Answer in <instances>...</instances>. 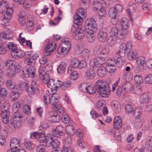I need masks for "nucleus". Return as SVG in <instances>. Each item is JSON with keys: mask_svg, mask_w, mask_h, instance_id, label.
I'll list each match as a JSON object with an SVG mask.
<instances>
[{"mask_svg": "<svg viewBox=\"0 0 152 152\" xmlns=\"http://www.w3.org/2000/svg\"><path fill=\"white\" fill-rule=\"evenodd\" d=\"M97 91L103 97H107L110 94V88L108 84L106 81L98 80L96 82Z\"/></svg>", "mask_w": 152, "mask_h": 152, "instance_id": "nucleus-1", "label": "nucleus"}, {"mask_svg": "<svg viewBox=\"0 0 152 152\" xmlns=\"http://www.w3.org/2000/svg\"><path fill=\"white\" fill-rule=\"evenodd\" d=\"M13 13V10L12 7H9L6 11L1 12V24L3 26L6 27L10 25Z\"/></svg>", "mask_w": 152, "mask_h": 152, "instance_id": "nucleus-2", "label": "nucleus"}, {"mask_svg": "<svg viewBox=\"0 0 152 152\" xmlns=\"http://www.w3.org/2000/svg\"><path fill=\"white\" fill-rule=\"evenodd\" d=\"M71 31L72 33L73 38L77 40L83 38L86 33V28L82 26H73Z\"/></svg>", "mask_w": 152, "mask_h": 152, "instance_id": "nucleus-3", "label": "nucleus"}, {"mask_svg": "<svg viewBox=\"0 0 152 152\" xmlns=\"http://www.w3.org/2000/svg\"><path fill=\"white\" fill-rule=\"evenodd\" d=\"M132 47V43L131 42H128L127 43H123L119 47V50L115 54L114 56L116 58H121L124 56L125 53H126Z\"/></svg>", "mask_w": 152, "mask_h": 152, "instance_id": "nucleus-4", "label": "nucleus"}, {"mask_svg": "<svg viewBox=\"0 0 152 152\" xmlns=\"http://www.w3.org/2000/svg\"><path fill=\"white\" fill-rule=\"evenodd\" d=\"M21 120L19 116H15L12 118L9 126L6 129V131L10 133L14 132L16 129L19 127L21 125Z\"/></svg>", "mask_w": 152, "mask_h": 152, "instance_id": "nucleus-5", "label": "nucleus"}, {"mask_svg": "<svg viewBox=\"0 0 152 152\" xmlns=\"http://www.w3.org/2000/svg\"><path fill=\"white\" fill-rule=\"evenodd\" d=\"M93 10L101 17H104L107 15V12L100 1L94 0L93 4Z\"/></svg>", "mask_w": 152, "mask_h": 152, "instance_id": "nucleus-6", "label": "nucleus"}, {"mask_svg": "<svg viewBox=\"0 0 152 152\" xmlns=\"http://www.w3.org/2000/svg\"><path fill=\"white\" fill-rule=\"evenodd\" d=\"M127 34V31H124L122 29L118 30L116 27H113L110 32V36L120 39L124 38Z\"/></svg>", "mask_w": 152, "mask_h": 152, "instance_id": "nucleus-7", "label": "nucleus"}, {"mask_svg": "<svg viewBox=\"0 0 152 152\" xmlns=\"http://www.w3.org/2000/svg\"><path fill=\"white\" fill-rule=\"evenodd\" d=\"M46 83H44L47 84V86L52 91H54L56 92L57 89L60 88L62 84V82L61 81L57 80L50 79V78L46 80Z\"/></svg>", "mask_w": 152, "mask_h": 152, "instance_id": "nucleus-8", "label": "nucleus"}, {"mask_svg": "<svg viewBox=\"0 0 152 152\" xmlns=\"http://www.w3.org/2000/svg\"><path fill=\"white\" fill-rule=\"evenodd\" d=\"M94 52L96 56H102L107 54L109 53V50L105 46L98 45L94 46Z\"/></svg>", "mask_w": 152, "mask_h": 152, "instance_id": "nucleus-9", "label": "nucleus"}, {"mask_svg": "<svg viewBox=\"0 0 152 152\" xmlns=\"http://www.w3.org/2000/svg\"><path fill=\"white\" fill-rule=\"evenodd\" d=\"M105 60L103 57H97L91 59L90 62V66L93 68L95 66L98 67L102 66L105 64Z\"/></svg>", "mask_w": 152, "mask_h": 152, "instance_id": "nucleus-10", "label": "nucleus"}, {"mask_svg": "<svg viewBox=\"0 0 152 152\" xmlns=\"http://www.w3.org/2000/svg\"><path fill=\"white\" fill-rule=\"evenodd\" d=\"M86 29L87 31H91L92 32H96V26L95 20L93 18L87 19L85 22Z\"/></svg>", "mask_w": 152, "mask_h": 152, "instance_id": "nucleus-11", "label": "nucleus"}, {"mask_svg": "<svg viewBox=\"0 0 152 152\" xmlns=\"http://www.w3.org/2000/svg\"><path fill=\"white\" fill-rule=\"evenodd\" d=\"M23 72L24 76L28 77H34L36 73V69L35 67L33 66H30L28 69L24 68Z\"/></svg>", "mask_w": 152, "mask_h": 152, "instance_id": "nucleus-12", "label": "nucleus"}, {"mask_svg": "<svg viewBox=\"0 0 152 152\" xmlns=\"http://www.w3.org/2000/svg\"><path fill=\"white\" fill-rule=\"evenodd\" d=\"M56 44L55 42H50L46 45L44 55L45 56L50 55L56 48Z\"/></svg>", "mask_w": 152, "mask_h": 152, "instance_id": "nucleus-13", "label": "nucleus"}, {"mask_svg": "<svg viewBox=\"0 0 152 152\" xmlns=\"http://www.w3.org/2000/svg\"><path fill=\"white\" fill-rule=\"evenodd\" d=\"M5 103L6 104V105H4V107H5L6 108L4 111H2L1 116L3 122L4 124H7L9 122V119L8 117L9 113L8 112L6 111V110H8L10 104L7 102L6 103L5 102Z\"/></svg>", "mask_w": 152, "mask_h": 152, "instance_id": "nucleus-14", "label": "nucleus"}, {"mask_svg": "<svg viewBox=\"0 0 152 152\" xmlns=\"http://www.w3.org/2000/svg\"><path fill=\"white\" fill-rule=\"evenodd\" d=\"M10 146L11 151L13 152H16L20 148L19 141L16 138H12L10 141Z\"/></svg>", "mask_w": 152, "mask_h": 152, "instance_id": "nucleus-15", "label": "nucleus"}, {"mask_svg": "<svg viewBox=\"0 0 152 152\" xmlns=\"http://www.w3.org/2000/svg\"><path fill=\"white\" fill-rule=\"evenodd\" d=\"M22 33H20L18 37V39L19 42L21 45L31 49L32 42L29 40H26L25 38L22 36Z\"/></svg>", "mask_w": 152, "mask_h": 152, "instance_id": "nucleus-16", "label": "nucleus"}, {"mask_svg": "<svg viewBox=\"0 0 152 152\" xmlns=\"http://www.w3.org/2000/svg\"><path fill=\"white\" fill-rule=\"evenodd\" d=\"M150 94L148 92H145L142 94L140 96L139 100L141 104L145 103L150 101Z\"/></svg>", "mask_w": 152, "mask_h": 152, "instance_id": "nucleus-17", "label": "nucleus"}, {"mask_svg": "<svg viewBox=\"0 0 152 152\" xmlns=\"http://www.w3.org/2000/svg\"><path fill=\"white\" fill-rule=\"evenodd\" d=\"M122 126L121 118L119 116L115 117L113 120V126L114 128L117 130L119 129Z\"/></svg>", "mask_w": 152, "mask_h": 152, "instance_id": "nucleus-18", "label": "nucleus"}, {"mask_svg": "<svg viewBox=\"0 0 152 152\" xmlns=\"http://www.w3.org/2000/svg\"><path fill=\"white\" fill-rule=\"evenodd\" d=\"M82 87L84 88V89H81L83 92H85L86 91L89 94H92L95 93L96 90L97 91V88H96V85L94 86L93 85L89 86H88L86 85H83Z\"/></svg>", "mask_w": 152, "mask_h": 152, "instance_id": "nucleus-19", "label": "nucleus"}, {"mask_svg": "<svg viewBox=\"0 0 152 152\" xmlns=\"http://www.w3.org/2000/svg\"><path fill=\"white\" fill-rule=\"evenodd\" d=\"M114 57L115 58H112L108 59L107 61L106 64L109 66H113L116 64L118 66V64L121 61V58H116V57Z\"/></svg>", "mask_w": 152, "mask_h": 152, "instance_id": "nucleus-20", "label": "nucleus"}, {"mask_svg": "<svg viewBox=\"0 0 152 152\" xmlns=\"http://www.w3.org/2000/svg\"><path fill=\"white\" fill-rule=\"evenodd\" d=\"M128 53L127 57L128 59L132 61L136 59L137 55V51L135 49H130Z\"/></svg>", "mask_w": 152, "mask_h": 152, "instance_id": "nucleus-21", "label": "nucleus"}, {"mask_svg": "<svg viewBox=\"0 0 152 152\" xmlns=\"http://www.w3.org/2000/svg\"><path fill=\"white\" fill-rule=\"evenodd\" d=\"M111 107L113 111L115 113H118L121 111V105L118 101H113L111 103Z\"/></svg>", "mask_w": 152, "mask_h": 152, "instance_id": "nucleus-22", "label": "nucleus"}, {"mask_svg": "<svg viewBox=\"0 0 152 152\" xmlns=\"http://www.w3.org/2000/svg\"><path fill=\"white\" fill-rule=\"evenodd\" d=\"M67 66V64L65 62H60L57 68V72L60 74H63L65 72Z\"/></svg>", "mask_w": 152, "mask_h": 152, "instance_id": "nucleus-23", "label": "nucleus"}, {"mask_svg": "<svg viewBox=\"0 0 152 152\" xmlns=\"http://www.w3.org/2000/svg\"><path fill=\"white\" fill-rule=\"evenodd\" d=\"M107 34L106 32L102 30H100L98 35V38L100 42H104L107 39Z\"/></svg>", "mask_w": 152, "mask_h": 152, "instance_id": "nucleus-24", "label": "nucleus"}, {"mask_svg": "<svg viewBox=\"0 0 152 152\" xmlns=\"http://www.w3.org/2000/svg\"><path fill=\"white\" fill-rule=\"evenodd\" d=\"M72 68L71 66H68L67 70L68 73L71 74L70 77L71 80H76L78 78V73L77 71H73Z\"/></svg>", "mask_w": 152, "mask_h": 152, "instance_id": "nucleus-25", "label": "nucleus"}, {"mask_svg": "<svg viewBox=\"0 0 152 152\" xmlns=\"http://www.w3.org/2000/svg\"><path fill=\"white\" fill-rule=\"evenodd\" d=\"M15 52H13L12 53V56L15 58H21L25 56L26 57V52L24 53V52L21 50H20L18 49H17L16 51Z\"/></svg>", "mask_w": 152, "mask_h": 152, "instance_id": "nucleus-26", "label": "nucleus"}, {"mask_svg": "<svg viewBox=\"0 0 152 152\" xmlns=\"http://www.w3.org/2000/svg\"><path fill=\"white\" fill-rule=\"evenodd\" d=\"M7 30L8 31H10L8 33L6 31V32H2L0 33V42L2 43L6 42L7 40L9 39L8 35L11 31L8 28H7Z\"/></svg>", "mask_w": 152, "mask_h": 152, "instance_id": "nucleus-27", "label": "nucleus"}, {"mask_svg": "<svg viewBox=\"0 0 152 152\" xmlns=\"http://www.w3.org/2000/svg\"><path fill=\"white\" fill-rule=\"evenodd\" d=\"M120 25L123 29V30L127 31L126 30L128 29L129 26V22L128 20L126 18L122 19L120 22Z\"/></svg>", "mask_w": 152, "mask_h": 152, "instance_id": "nucleus-28", "label": "nucleus"}, {"mask_svg": "<svg viewBox=\"0 0 152 152\" xmlns=\"http://www.w3.org/2000/svg\"><path fill=\"white\" fill-rule=\"evenodd\" d=\"M95 75V71L92 69H89L86 71V76L87 79H94Z\"/></svg>", "mask_w": 152, "mask_h": 152, "instance_id": "nucleus-29", "label": "nucleus"}, {"mask_svg": "<svg viewBox=\"0 0 152 152\" xmlns=\"http://www.w3.org/2000/svg\"><path fill=\"white\" fill-rule=\"evenodd\" d=\"M143 110L146 113H150L152 111V99L145 103L143 107Z\"/></svg>", "mask_w": 152, "mask_h": 152, "instance_id": "nucleus-30", "label": "nucleus"}, {"mask_svg": "<svg viewBox=\"0 0 152 152\" xmlns=\"http://www.w3.org/2000/svg\"><path fill=\"white\" fill-rule=\"evenodd\" d=\"M26 57H29L32 60L36 59L39 57V55L33 51L26 52Z\"/></svg>", "mask_w": 152, "mask_h": 152, "instance_id": "nucleus-31", "label": "nucleus"}, {"mask_svg": "<svg viewBox=\"0 0 152 152\" xmlns=\"http://www.w3.org/2000/svg\"><path fill=\"white\" fill-rule=\"evenodd\" d=\"M8 3L5 1H2L0 2V12L1 13L6 11L9 7Z\"/></svg>", "mask_w": 152, "mask_h": 152, "instance_id": "nucleus-32", "label": "nucleus"}, {"mask_svg": "<svg viewBox=\"0 0 152 152\" xmlns=\"http://www.w3.org/2000/svg\"><path fill=\"white\" fill-rule=\"evenodd\" d=\"M76 15L85 19L87 16L86 11L84 8H79L77 10Z\"/></svg>", "mask_w": 152, "mask_h": 152, "instance_id": "nucleus-33", "label": "nucleus"}, {"mask_svg": "<svg viewBox=\"0 0 152 152\" xmlns=\"http://www.w3.org/2000/svg\"><path fill=\"white\" fill-rule=\"evenodd\" d=\"M24 145L26 148L28 150H32L35 147V144L28 139L25 140Z\"/></svg>", "mask_w": 152, "mask_h": 152, "instance_id": "nucleus-34", "label": "nucleus"}, {"mask_svg": "<svg viewBox=\"0 0 152 152\" xmlns=\"http://www.w3.org/2000/svg\"><path fill=\"white\" fill-rule=\"evenodd\" d=\"M19 96V94L18 92L15 91H12L10 94L9 99L12 101H13L17 99Z\"/></svg>", "mask_w": 152, "mask_h": 152, "instance_id": "nucleus-35", "label": "nucleus"}, {"mask_svg": "<svg viewBox=\"0 0 152 152\" xmlns=\"http://www.w3.org/2000/svg\"><path fill=\"white\" fill-rule=\"evenodd\" d=\"M69 50H67L66 48L63 47L60 45L57 50V53L60 55L66 54Z\"/></svg>", "mask_w": 152, "mask_h": 152, "instance_id": "nucleus-36", "label": "nucleus"}, {"mask_svg": "<svg viewBox=\"0 0 152 152\" xmlns=\"http://www.w3.org/2000/svg\"><path fill=\"white\" fill-rule=\"evenodd\" d=\"M24 13L22 12V13L18 14V22L20 25L23 26L26 23V20L24 16Z\"/></svg>", "mask_w": 152, "mask_h": 152, "instance_id": "nucleus-37", "label": "nucleus"}, {"mask_svg": "<svg viewBox=\"0 0 152 152\" xmlns=\"http://www.w3.org/2000/svg\"><path fill=\"white\" fill-rule=\"evenodd\" d=\"M96 32H92L91 31H87V39L89 42H92L94 40V33Z\"/></svg>", "mask_w": 152, "mask_h": 152, "instance_id": "nucleus-38", "label": "nucleus"}, {"mask_svg": "<svg viewBox=\"0 0 152 152\" xmlns=\"http://www.w3.org/2000/svg\"><path fill=\"white\" fill-rule=\"evenodd\" d=\"M59 97V95L58 94H54L51 96L50 103L52 104L53 106L57 104Z\"/></svg>", "mask_w": 152, "mask_h": 152, "instance_id": "nucleus-39", "label": "nucleus"}, {"mask_svg": "<svg viewBox=\"0 0 152 152\" xmlns=\"http://www.w3.org/2000/svg\"><path fill=\"white\" fill-rule=\"evenodd\" d=\"M122 87L123 91L126 93L128 92L131 90L132 86L129 82H125L123 85Z\"/></svg>", "mask_w": 152, "mask_h": 152, "instance_id": "nucleus-40", "label": "nucleus"}, {"mask_svg": "<svg viewBox=\"0 0 152 152\" xmlns=\"http://www.w3.org/2000/svg\"><path fill=\"white\" fill-rule=\"evenodd\" d=\"M8 48L11 51V53L13 52H15L18 49V48L16 45L13 42H9L7 45Z\"/></svg>", "mask_w": 152, "mask_h": 152, "instance_id": "nucleus-41", "label": "nucleus"}, {"mask_svg": "<svg viewBox=\"0 0 152 152\" xmlns=\"http://www.w3.org/2000/svg\"><path fill=\"white\" fill-rule=\"evenodd\" d=\"M5 83L7 88L11 90L14 89L15 86V82L11 79L7 80L6 82Z\"/></svg>", "mask_w": 152, "mask_h": 152, "instance_id": "nucleus-42", "label": "nucleus"}, {"mask_svg": "<svg viewBox=\"0 0 152 152\" xmlns=\"http://www.w3.org/2000/svg\"><path fill=\"white\" fill-rule=\"evenodd\" d=\"M84 19L83 18H82L76 15H75L74 16L73 21L74 23L78 26L82 23L83 20Z\"/></svg>", "mask_w": 152, "mask_h": 152, "instance_id": "nucleus-43", "label": "nucleus"}, {"mask_svg": "<svg viewBox=\"0 0 152 152\" xmlns=\"http://www.w3.org/2000/svg\"><path fill=\"white\" fill-rule=\"evenodd\" d=\"M106 69L104 66H101L97 70V73L100 77H103L106 74Z\"/></svg>", "mask_w": 152, "mask_h": 152, "instance_id": "nucleus-44", "label": "nucleus"}, {"mask_svg": "<svg viewBox=\"0 0 152 152\" xmlns=\"http://www.w3.org/2000/svg\"><path fill=\"white\" fill-rule=\"evenodd\" d=\"M67 134L70 136L73 135L75 133V130L73 127L70 125H67L66 127Z\"/></svg>", "mask_w": 152, "mask_h": 152, "instance_id": "nucleus-45", "label": "nucleus"}, {"mask_svg": "<svg viewBox=\"0 0 152 152\" xmlns=\"http://www.w3.org/2000/svg\"><path fill=\"white\" fill-rule=\"evenodd\" d=\"M145 147L150 151H152V138L148 137L146 142Z\"/></svg>", "mask_w": 152, "mask_h": 152, "instance_id": "nucleus-46", "label": "nucleus"}, {"mask_svg": "<svg viewBox=\"0 0 152 152\" xmlns=\"http://www.w3.org/2000/svg\"><path fill=\"white\" fill-rule=\"evenodd\" d=\"M136 63L139 66H143L145 63V59L143 56H140L136 58Z\"/></svg>", "mask_w": 152, "mask_h": 152, "instance_id": "nucleus-47", "label": "nucleus"}, {"mask_svg": "<svg viewBox=\"0 0 152 152\" xmlns=\"http://www.w3.org/2000/svg\"><path fill=\"white\" fill-rule=\"evenodd\" d=\"M70 66L73 68H78L79 64V61L78 59L77 58H74L72 59L71 62Z\"/></svg>", "mask_w": 152, "mask_h": 152, "instance_id": "nucleus-48", "label": "nucleus"}, {"mask_svg": "<svg viewBox=\"0 0 152 152\" xmlns=\"http://www.w3.org/2000/svg\"><path fill=\"white\" fill-rule=\"evenodd\" d=\"M53 135L51 134H48L46 137V146L47 147H49L50 145V143L53 140Z\"/></svg>", "mask_w": 152, "mask_h": 152, "instance_id": "nucleus-49", "label": "nucleus"}, {"mask_svg": "<svg viewBox=\"0 0 152 152\" xmlns=\"http://www.w3.org/2000/svg\"><path fill=\"white\" fill-rule=\"evenodd\" d=\"M16 73L13 70L9 69L7 72V75L8 78L13 79L15 76Z\"/></svg>", "mask_w": 152, "mask_h": 152, "instance_id": "nucleus-50", "label": "nucleus"}, {"mask_svg": "<svg viewBox=\"0 0 152 152\" xmlns=\"http://www.w3.org/2000/svg\"><path fill=\"white\" fill-rule=\"evenodd\" d=\"M144 81L147 84H152V74H149L146 75L144 77Z\"/></svg>", "mask_w": 152, "mask_h": 152, "instance_id": "nucleus-51", "label": "nucleus"}, {"mask_svg": "<svg viewBox=\"0 0 152 152\" xmlns=\"http://www.w3.org/2000/svg\"><path fill=\"white\" fill-rule=\"evenodd\" d=\"M142 114V110L141 108H136L134 111V115L136 119H139Z\"/></svg>", "mask_w": 152, "mask_h": 152, "instance_id": "nucleus-52", "label": "nucleus"}, {"mask_svg": "<svg viewBox=\"0 0 152 152\" xmlns=\"http://www.w3.org/2000/svg\"><path fill=\"white\" fill-rule=\"evenodd\" d=\"M71 84L72 82L69 80L65 81L63 83H62L61 86V89L63 90L66 89L71 86Z\"/></svg>", "mask_w": 152, "mask_h": 152, "instance_id": "nucleus-53", "label": "nucleus"}, {"mask_svg": "<svg viewBox=\"0 0 152 152\" xmlns=\"http://www.w3.org/2000/svg\"><path fill=\"white\" fill-rule=\"evenodd\" d=\"M60 144V143L58 140L55 139L53 140L50 143V145L49 147L51 146L53 149L59 147Z\"/></svg>", "mask_w": 152, "mask_h": 152, "instance_id": "nucleus-54", "label": "nucleus"}, {"mask_svg": "<svg viewBox=\"0 0 152 152\" xmlns=\"http://www.w3.org/2000/svg\"><path fill=\"white\" fill-rule=\"evenodd\" d=\"M60 45L63 47L66 48H67V50H69L71 48V43L68 40H65L63 41L62 43Z\"/></svg>", "mask_w": 152, "mask_h": 152, "instance_id": "nucleus-55", "label": "nucleus"}, {"mask_svg": "<svg viewBox=\"0 0 152 152\" xmlns=\"http://www.w3.org/2000/svg\"><path fill=\"white\" fill-rule=\"evenodd\" d=\"M83 46L82 44H79L76 46L75 50L76 53L77 54H80L83 52Z\"/></svg>", "mask_w": 152, "mask_h": 152, "instance_id": "nucleus-56", "label": "nucleus"}, {"mask_svg": "<svg viewBox=\"0 0 152 152\" xmlns=\"http://www.w3.org/2000/svg\"><path fill=\"white\" fill-rule=\"evenodd\" d=\"M117 39L110 36V37L108 39L107 42V44L110 47H112L113 46L114 43L116 41Z\"/></svg>", "mask_w": 152, "mask_h": 152, "instance_id": "nucleus-57", "label": "nucleus"}, {"mask_svg": "<svg viewBox=\"0 0 152 152\" xmlns=\"http://www.w3.org/2000/svg\"><path fill=\"white\" fill-rule=\"evenodd\" d=\"M52 107H54L56 111H58L61 113H64V108L59 104H56Z\"/></svg>", "mask_w": 152, "mask_h": 152, "instance_id": "nucleus-58", "label": "nucleus"}, {"mask_svg": "<svg viewBox=\"0 0 152 152\" xmlns=\"http://www.w3.org/2000/svg\"><path fill=\"white\" fill-rule=\"evenodd\" d=\"M133 91L135 94H140L142 92V88L140 86L137 85L134 86Z\"/></svg>", "mask_w": 152, "mask_h": 152, "instance_id": "nucleus-59", "label": "nucleus"}, {"mask_svg": "<svg viewBox=\"0 0 152 152\" xmlns=\"http://www.w3.org/2000/svg\"><path fill=\"white\" fill-rule=\"evenodd\" d=\"M134 80L135 82L138 84H141L143 82V78L140 75H136L134 77Z\"/></svg>", "mask_w": 152, "mask_h": 152, "instance_id": "nucleus-60", "label": "nucleus"}, {"mask_svg": "<svg viewBox=\"0 0 152 152\" xmlns=\"http://www.w3.org/2000/svg\"><path fill=\"white\" fill-rule=\"evenodd\" d=\"M38 140L41 143L45 142L46 144V136L43 133L40 132Z\"/></svg>", "mask_w": 152, "mask_h": 152, "instance_id": "nucleus-61", "label": "nucleus"}, {"mask_svg": "<svg viewBox=\"0 0 152 152\" xmlns=\"http://www.w3.org/2000/svg\"><path fill=\"white\" fill-rule=\"evenodd\" d=\"M108 13L110 17H114L116 15L117 12L114 7H112L109 10Z\"/></svg>", "mask_w": 152, "mask_h": 152, "instance_id": "nucleus-62", "label": "nucleus"}, {"mask_svg": "<svg viewBox=\"0 0 152 152\" xmlns=\"http://www.w3.org/2000/svg\"><path fill=\"white\" fill-rule=\"evenodd\" d=\"M125 111L126 113H130L133 110V107L130 104H126L125 106Z\"/></svg>", "mask_w": 152, "mask_h": 152, "instance_id": "nucleus-63", "label": "nucleus"}, {"mask_svg": "<svg viewBox=\"0 0 152 152\" xmlns=\"http://www.w3.org/2000/svg\"><path fill=\"white\" fill-rule=\"evenodd\" d=\"M62 152H74L72 148L69 145V146L65 145L62 148Z\"/></svg>", "mask_w": 152, "mask_h": 152, "instance_id": "nucleus-64", "label": "nucleus"}]
</instances>
